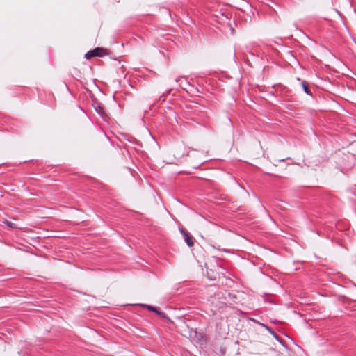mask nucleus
Listing matches in <instances>:
<instances>
[{
  "label": "nucleus",
  "mask_w": 356,
  "mask_h": 356,
  "mask_svg": "<svg viewBox=\"0 0 356 356\" xmlns=\"http://www.w3.org/2000/svg\"><path fill=\"white\" fill-rule=\"evenodd\" d=\"M181 233L182 234L184 241L188 245V247H192L194 245V238L191 234L184 229H180Z\"/></svg>",
  "instance_id": "obj_1"
},
{
  "label": "nucleus",
  "mask_w": 356,
  "mask_h": 356,
  "mask_svg": "<svg viewBox=\"0 0 356 356\" xmlns=\"http://www.w3.org/2000/svg\"><path fill=\"white\" fill-rule=\"evenodd\" d=\"M141 306L145 308H147L149 311L155 312L156 314H157L158 315H159L160 316H161L163 318L165 317V314L164 312L160 311L159 309V308H157V307H155L152 305H145V304H142Z\"/></svg>",
  "instance_id": "obj_2"
},
{
  "label": "nucleus",
  "mask_w": 356,
  "mask_h": 356,
  "mask_svg": "<svg viewBox=\"0 0 356 356\" xmlns=\"http://www.w3.org/2000/svg\"><path fill=\"white\" fill-rule=\"evenodd\" d=\"M90 53H93L94 57H102L106 54V50L103 48L97 47L93 50H90Z\"/></svg>",
  "instance_id": "obj_3"
},
{
  "label": "nucleus",
  "mask_w": 356,
  "mask_h": 356,
  "mask_svg": "<svg viewBox=\"0 0 356 356\" xmlns=\"http://www.w3.org/2000/svg\"><path fill=\"white\" fill-rule=\"evenodd\" d=\"M176 81L179 83V86L183 89H186V86H189V83L185 77H179L176 79Z\"/></svg>",
  "instance_id": "obj_4"
},
{
  "label": "nucleus",
  "mask_w": 356,
  "mask_h": 356,
  "mask_svg": "<svg viewBox=\"0 0 356 356\" xmlns=\"http://www.w3.org/2000/svg\"><path fill=\"white\" fill-rule=\"evenodd\" d=\"M302 89H303L304 92L306 94H307V95H309L310 96L312 95V93L310 89L308 88L307 84V83L305 81H303L302 82Z\"/></svg>",
  "instance_id": "obj_5"
},
{
  "label": "nucleus",
  "mask_w": 356,
  "mask_h": 356,
  "mask_svg": "<svg viewBox=\"0 0 356 356\" xmlns=\"http://www.w3.org/2000/svg\"><path fill=\"white\" fill-rule=\"evenodd\" d=\"M3 223L5 225H6L7 226H8L9 227H11V228H17V225L16 224L8 220H3Z\"/></svg>",
  "instance_id": "obj_6"
},
{
  "label": "nucleus",
  "mask_w": 356,
  "mask_h": 356,
  "mask_svg": "<svg viewBox=\"0 0 356 356\" xmlns=\"http://www.w3.org/2000/svg\"><path fill=\"white\" fill-rule=\"evenodd\" d=\"M92 57H94L93 56V53H90V51H88L86 54H85V58L86 59H89Z\"/></svg>",
  "instance_id": "obj_7"
},
{
  "label": "nucleus",
  "mask_w": 356,
  "mask_h": 356,
  "mask_svg": "<svg viewBox=\"0 0 356 356\" xmlns=\"http://www.w3.org/2000/svg\"><path fill=\"white\" fill-rule=\"evenodd\" d=\"M96 111L99 113L102 114L103 113V108L101 106H99L98 108H96Z\"/></svg>",
  "instance_id": "obj_8"
},
{
  "label": "nucleus",
  "mask_w": 356,
  "mask_h": 356,
  "mask_svg": "<svg viewBox=\"0 0 356 356\" xmlns=\"http://www.w3.org/2000/svg\"><path fill=\"white\" fill-rule=\"evenodd\" d=\"M261 325H262L264 327H265L267 330H270L269 327H268L267 325H266L265 324H263V323H262Z\"/></svg>",
  "instance_id": "obj_9"
}]
</instances>
